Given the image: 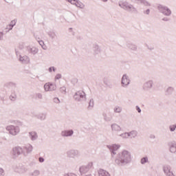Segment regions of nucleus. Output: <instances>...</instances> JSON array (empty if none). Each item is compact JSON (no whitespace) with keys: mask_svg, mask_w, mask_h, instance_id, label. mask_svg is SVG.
I'll return each mask as SVG.
<instances>
[{"mask_svg":"<svg viewBox=\"0 0 176 176\" xmlns=\"http://www.w3.org/2000/svg\"><path fill=\"white\" fill-rule=\"evenodd\" d=\"M74 97H75L76 100L78 99V94H76Z\"/></svg>","mask_w":176,"mask_h":176,"instance_id":"nucleus-25","label":"nucleus"},{"mask_svg":"<svg viewBox=\"0 0 176 176\" xmlns=\"http://www.w3.org/2000/svg\"><path fill=\"white\" fill-rule=\"evenodd\" d=\"M170 152H172L173 153H174L175 152H176V147L175 146H171L170 148Z\"/></svg>","mask_w":176,"mask_h":176,"instance_id":"nucleus-11","label":"nucleus"},{"mask_svg":"<svg viewBox=\"0 0 176 176\" xmlns=\"http://www.w3.org/2000/svg\"><path fill=\"white\" fill-rule=\"evenodd\" d=\"M39 43H40V45L42 46V43H43V42L40 41Z\"/></svg>","mask_w":176,"mask_h":176,"instance_id":"nucleus-27","label":"nucleus"},{"mask_svg":"<svg viewBox=\"0 0 176 176\" xmlns=\"http://www.w3.org/2000/svg\"><path fill=\"white\" fill-rule=\"evenodd\" d=\"M103 1V2H107V1H108V0H102Z\"/></svg>","mask_w":176,"mask_h":176,"instance_id":"nucleus-29","label":"nucleus"},{"mask_svg":"<svg viewBox=\"0 0 176 176\" xmlns=\"http://www.w3.org/2000/svg\"><path fill=\"white\" fill-rule=\"evenodd\" d=\"M14 155H20L22 152L21 148L16 147L13 149Z\"/></svg>","mask_w":176,"mask_h":176,"instance_id":"nucleus-5","label":"nucleus"},{"mask_svg":"<svg viewBox=\"0 0 176 176\" xmlns=\"http://www.w3.org/2000/svg\"><path fill=\"white\" fill-rule=\"evenodd\" d=\"M164 171L166 174H168V175H170V174H171V172H170V170H168V168H164Z\"/></svg>","mask_w":176,"mask_h":176,"instance_id":"nucleus-12","label":"nucleus"},{"mask_svg":"<svg viewBox=\"0 0 176 176\" xmlns=\"http://www.w3.org/2000/svg\"><path fill=\"white\" fill-rule=\"evenodd\" d=\"M122 111V109H120V107H118L115 109V111L117 113H119Z\"/></svg>","mask_w":176,"mask_h":176,"instance_id":"nucleus-14","label":"nucleus"},{"mask_svg":"<svg viewBox=\"0 0 176 176\" xmlns=\"http://www.w3.org/2000/svg\"><path fill=\"white\" fill-rule=\"evenodd\" d=\"M56 79H61V74H57L55 77Z\"/></svg>","mask_w":176,"mask_h":176,"instance_id":"nucleus-18","label":"nucleus"},{"mask_svg":"<svg viewBox=\"0 0 176 176\" xmlns=\"http://www.w3.org/2000/svg\"><path fill=\"white\" fill-rule=\"evenodd\" d=\"M136 109H137L138 112H139V113L141 112V109H140V107H137Z\"/></svg>","mask_w":176,"mask_h":176,"instance_id":"nucleus-22","label":"nucleus"},{"mask_svg":"<svg viewBox=\"0 0 176 176\" xmlns=\"http://www.w3.org/2000/svg\"><path fill=\"white\" fill-rule=\"evenodd\" d=\"M130 83V80L127 78V76L124 75L122 79V84L123 86H127Z\"/></svg>","mask_w":176,"mask_h":176,"instance_id":"nucleus-3","label":"nucleus"},{"mask_svg":"<svg viewBox=\"0 0 176 176\" xmlns=\"http://www.w3.org/2000/svg\"><path fill=\"white\" fill-rule=\"evenodd\" d=\"M121 157L123 160H127L128 159H130V154L128 151H124L122 152Z\"/></svg>","mask_w":176,"mask_h":176,"instance_id":"nucleus-4","label":"nucleus"},{"mask_svg":"<svg viewBox=\"0 0 176 176\" xmlns=\"http://www.w3.org/2000/svg\"><path fill=\"white\" fill-rule=\"evenodd\" d=\"M43 162H44L43 158L40 157V158H39V162H40V163H43Z\"/></svg>","mask_w":176,"mask_h":176,"instance_id":"nucleus-21","label":"nucleus"},{"mask_svg":"<svg viewBox=\"0 0 176 176\" xmlns=\"http://www.w3.org/2000/svg\"><path fill=\"white\" fill-rule=\"evenodd\" d=\"M83 167H81L80 168V173H83Z\"/></svg>","mask_w":176,"mask_h":176,"instance_id":"nucleus-24","label":"nucleus"},{"mask_svg":"<svg viewBox=\"0 0 176 176\" xmlns=\"http://www.w3.org/2000/svg\"><path fill=\"white\" fill-rule=\"evenodd\" d=\"M0 174H3V169L0 168Z\"/></svg>","mask_w":176,"mask_h":176,"instance_id":"nucleus-23","label":"nucleus"},{"mask_svg":"<svg viewBox=\"0 0 176 176\" xmlns=\"http://www.w3.org/2000/svg\"><path fill=\"white\" fill-rule=\"evenodd\" d=\"M176 129V125L170 127V131H174Z\"/></svg>","mask_w":176,"mask_h":176,"instance_id":"nucleus-13","label":"nucleus"},{"mask_svg":"<svg viewBox=\"0 0 176 176\" xmlns=\"http://www.w3.org/2000/svg\"><path fill=\"white\" fill-rule=\"evenodd\" d=\"M67 2H70V3H72V4L75 3V2H76V0H67Z\"/></svg>","mask_w":176,"mask_h":176,"instance_id":"nucleus-16","label":"nucleus"},{"mask_svg":"<svg viewBox=\"0 0 176 176\" xmlns=\"http://www.w3.org/2000/svg\"><path fill=\"white\" fill-rule=\"evenodd\" d=\"M54 102H56V103L60 102V100H59L58 98H55L54 99Z\"/></svg>","mask_w":176,"mask_h":176,"instance_id":"nucleus-19","label":"nucleus"},{"mask_svg":"<svg viewBox=\"0 0 176 176\" xmlns=\"http://www.w3.org/2000/svg\"><path fill=\"white\" fill-rule=\"evenodd\" d=\"M113 148L114 151H116V149H119L120 146L118 145H113Z\"/></svg>","mask_w":176,"mask_h":176,"instance_id":"nucleus-15","label":"nucleus"},{"mask_svg":"<svg viewBox=\"0 0 176 176\" xmlns=\"http://www.w3.org/2000/svg\"><path fill=\"white\" fill-rule=\"evenodd\" d=\"M6 129L8 130V131H9L10 134H12V135H17V134L20 133V129L13 125H10L7 126Z\"/></svg>","mask_w":176,"mask_h":176,"instance_id":"nucleus-1","label":"nucleus"},{"mask_svg":"<svg viewBox=\"0 0 176 176\" xmlns=\"http://www.w3.org/2000/svg\"><path fill=\"white\" fill-rule=\"evenodd\" d=\"M148 162V158L144 157L141 160L142 164H144V163H146Z\"/></svg>","mask_w":176,"mask_h":176,"instance_id":"nucleus-10","label":"nucleus"},{"mask_svg":"<svg viewBox=\"0 0 176 176\" xmlns=\"http://www.w3.org/2000/svg\"><path fill=\"white\" fill-rule=\"evenodd\" d=\"M131 135H133V137H135V135H137V132L135 131L131 132Z\"/></svg>","mask_w":176,"mask_h":176,"instance_id":"nucleus-17","label":"nucleus"},{"mask_svg":"<svg viewBox=\"0 0 176 176\" xmlns=\"http://www.w3.org/2000/svg\"><path fill=\"white\" fill-rule=\"evenodd\" d=\"M111 127L113 130H120V127L118 125H113Z\"/></svg>","mask_w":176,"mask_h":176,"instance_id":"nucleus-9","label":"nucleus"},{"mask_svg":"<svg viewBox=\"0 0 176 176\" xmlns=\"http://www.w3.org/2000/svg\"><path fill=\"white\" fill-rule=\"evenodd\" d=\"M45 90L47 91L56 90V85L53 84L47 83L45 84Z\"/></svg>","mask_w":176,"mask_h":176,"instance_id":"nucleus-2","label":"nucleus"},{"mask_svg":"<svg viewBox=\"0 0 176 176\" xmlns=\"http://www.w3.org/2000/svg\"><path fill=\"white\" fill-rule=\"evenodd\" d=\"M74 134V131H67L62 133V135L65 137H68L69 135H72Z\"/></svg>","mask_w":176,"mask_h":176,"instance_id":"nucleus-7","label":"nucleus"},{"mask_svg":"<svg viewBox=\"0 0 176 176\" xmlns=\"http://www.w3.org/2000/svg\"><path fill=\"white\" fill-rule=\"evenodd\" d=\"M2 38V33H0V39Z\"/></svg>","mask_w":176,"mask_h":176,"instance_id":"nucleus-28","label":"nucleus"},{"mask_svg":"<svg viewBox=\"0 0 176 176\" xmlns=\"http://www.w3.org/2000/svg\"><path fill=\"white\" fill-rule=\"evenodd\" d=\"M52 70H53V71H55L54 67H50V68H49L50 72H52Z\"/></svg>","mask_w":176,"mask_h":176,"instance_id":"nucleus-20","label":"nucleus"},{"mask_svg":"<svg viewBox=\"0 0 176 176\" xmlns=\"http://www.w3.org/2000/svg\"><path fill=\"white\" fill-rule=\"evenodd\" d=\"M30 135L31 140H36V138H38V135H36V132L35 131L30 132Z\"/></svg>","mask_w":176,"mask_h":176,"instance_id":"nucleus-6","label":"nucleus"},{"mask_svg":"<svg viewBox=\"0 0 176 176\" xmlns=\"http://www.w3.org/2000/svg\"><path fill=\"white\" fill-rule=\"evenodd\" d=\"M146 13H147V14H149V10H146Z\"/></svg>","mask_w":176,"mask_h":176,"instance_id":"nucleus-26","label":"nucleus"},{"mask_svg":"<svg viewBox=\"0 0 176 176\" xmlns=\"http://www.w3.org/2000/svg\"><path fill=\"white\" fill-rule=\"evenodd\" d=\"M162 12L166 16H170V14H171V11L168 8H164Z\"/></svg>","mask_w":176,"mask_h":176,"instance_id":"nucleus-8","label":"nucleus"}]
</instances>
